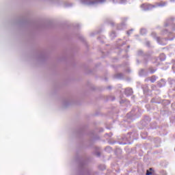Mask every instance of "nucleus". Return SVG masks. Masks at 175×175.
Masks as SVG:
<instances>
[{
  "label": "nucleus",
  "mask_w": 175,
  "mask_h": 175,
  "mask_svg": "<svg viewBox=\"0 0 175 175\" xmlns=\"http://www.w3.org/2000/svg\"><path fill=\"white\" fill-rule=\"evenodd\" d=\"M149 79L151 81V83H155V81H157V76L153 75V76L150 77L149 78Z\"/></svg>",
  "instance_id": "f257e3e1"
},
{
  "label": "nucleus",
  "mask_w": 175,
  "mask_h": 175,
  "mask_svg": "<svg viewBox=\"0 0 175 175\" xmlns=\"http://www.w3.org/2000/svg\"><path fill=\"white\" fill-rule=\"evenodd\" d=\"M154 173L152 168H150L149 170L146 171V175H152Z\"/></svg>",
  "instance_id": "f03ea898"
},
{
  "label": "nucleus",
  "mask_w": 175,
  "mask_h": 175,
  "mask_svg": "<svg viewBox=\"0 0 175 175\" xmlns=\"http://www.w3.org/2000/svg\"><path fill=\"white\" fill-rule=\"evenodd\" d=\"M154 72H151V73H153Z\"/></svg>",
  "instance_id": "7ed1b4c3"
}]
</instances>
